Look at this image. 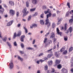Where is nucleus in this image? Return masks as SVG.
Segmentation results:
<instances>
[{"label":"nucleus","mask_w":73,"mask_h":73,"mask_svg":"<svg viewBox=\"0 0 73 73\" xmlns=\"http://www.w3.org/2000/svg\"><path fill=\"white\" fill-rule=\"evenodd\" d=\"M51 15V13H49V14L47 15V18L46 19V25H47L48 27H49L50 25V22L49 21L48 18L50 17Z\"/></svg>","instance_id":"1"},{"label":"nucleus","mask_w":73,"mask_h":73,"mask_svg":"<svg viewBox=\"0 0 73 73\" xmlns=\"http://www.w3.org/2000/svg\"><path fill=\"white\" fill-rule=\"evenodd\" d=\"M27 11V8H25L23 9V17H25V16L27 15L29 13V11Z\"/></svg>","instance_id":"2"},{"label":"nucleus","mask_w":73,"mask_h":73,"mask_svg":"<svg viewBox=\"0 0 73 73\" xmlns=\"http://www.w3.org/2000/svg\"><path fill=\"white\" fill-rule=\"evenodd\" d=\"M21 31H19L18 32V34L17 35H16V33H15L14 34V37L13 38H15L16 37V36H19L20 35H21Z\"/></svg>","instance_id":"3"},{"label":"nucleus","mask_w":73,"mask_h":73,"mask_svg":"<svg viewBox=\"0 0 73 73\" xmlns=\"http://www.w3.org/2000/svg\"><path fill=\"white\" fill-rule=\"evenodd\" d=\"M9 68L10 69H12L14 67L13 63L12 61H11L10 62V64H9Z\"/></svg>","instance_id":"4"},{"label":"nucleus","mask_w":73,"mask_h":73,"mask_svg":"<svg viewBox=\"0 0 73 73\" xmlns=\"http://www.w3.org/2000/svg\"><path fill=\"white\" fill-rule=\"evenodd\" d=\"M13 20L10 21V22L7 23V26L9 27L11 26V25H12L13 23Z\"/></svg>","instance_id":"5"},{"label":"nucleus","mask_w":73,"mask_h":73,"mask_svg":"<svg viewBox=\"0 0 73 73\" xmlns=\"http://www.w3.org/2000/svg\"><path fill=\"white\" fill-rule=\"evenodd\" d=\"M4 9L2 7V5H0V13H3L4 12Z\"/></svg>","instance_id":"6"},{"label":"nucleus","mask_w":73,"mask_h":73,"mask_svg":"<svg viewBox=\"0 0 73 73\" xmlns=\"http://www.w3.org/2000/svg\"><path fill=\"white\" fill-rule=\"evenodd\" d=\"M68 70L67 69L65 68H63L62 70L61 73H67Z\"/></svg>","instance_id":"7"},{"label":"nucleus","mask_w":73,"mask_h":73,"mask_svg":"<svg viewBox=\"0 0 73 73\" xmlns=\"http://www.w3.org/2000/svg\"><path fill=\"white\" fill-rule=\"evenodd\" d=\"M65 27H62L61 29V30H66L67 29V23H66L64 25Z\"/></svg>","instance_id":"8"},{"label":"nucleus","mask_w":73,"mask_h":73,"mask_svg":"<svg viewBox=\"0 0 73 73\" xmlns=\"http://www.w3.org/2000/svg\"><path fill=\"white\" fill-rule=\"evenodd\" d=\"M15 13V12L14 10H10V13L12 15H14Z\"/></svg>","instance_id":"9"},{"label":"nucleus","mask_w":73,"mask_h":73,"mask_svg":"<svg viewBox=\"0 0 73 73\" xmlns=\"http://www.w3.org/2000/svg\"><path fill=\"white\" fill-rule=\"evenodd\" d=\"M56 31L58 34L60 35V36H61L62 33L60 32L58 28H57Z\"/></svg>","instance_id":"10"},{"label":"nucleus","mask_w":73,"mask_h":73,"mask_svg":"<svg viewBox=\"0 0 73 73\" xmlns=\"http://www.w3.org/2000/svg\"><path fill=\"white\" fill-rule=\"evenodd\" d=\"M32 3L34 5L36 4L37 3V0H32Z\"/></svg>","instance_id":"11"},{"label":"nucleus","mask_w":73,"mask_h":73,"mask_svg":"<svg viewBox=\"0 0 73 73\" xmlns=\"http://www.w3.org/2000/svg\"><path fill=\"white\" fill-rule=\"evenodd\" d=\"M37 26V25L36 24H33L31 26L30 28L31 29H32L33 27H36Z\"/></svg>","instance_id":"12"},{"label":"nucleus","mask_w":73,"mask_h":73,"mask_svg":"<svg viewBox=\"0 0 73 73\" xmlns=\"http://www.w3.org/2000/svg\"><path fill=\"white\" fill-rule=\"evenodd\" d=\"M55 37V34L54 33H51V35L50 36V38H53Z\"/></svg>","instance_id":"13"},{"label":"nucleus","mask_w":73,"mask_h":73,"mask_svg":"<svg viewBox=\"0 0 73 73\" xmlns=\"http://www.w3.org/2000/svg\"><path fill=\"white\" fill-rule=\"evenodd\" d=\"M49 66H50L52 64V60H50L48 61V62Z\"/></svg>","instance_id":"14"},{"label":"nucleus","mask_w":73,"mask_h":73,"mask_svg":"<svg viewBox=\"0 0 73 73\" xmlns=\"http://www.w3.org/2000/svg\"><path fill=\"white\" fill-rule=\"evenodd\" d=\"M53 54H48V55H47V58H51L52 56H53Z\"/></svg>","instance_id":"15"},{"label":"nucleus","mask_w":73,"mask_h":73,"mask_svg":"<svg viewBox=\"0 0 73 73\" xmlns=\"http://www.w3.org/2000/svg\"><path fill=\"white\" fill-rule=\"evenodd\" d=\"M25 38V36L24 35L22 36H21V40L22 42H24V39Z\"/></svg>","instance_id":"16"},{"label":"nucleus","mask_w":73,"mask_h":73,"mask_svg":"<svg viewBox=\"0 0 73 73\" xmlns=\"http://www.w3.org/2000/svg\"><path fill=\"white\" fill-rule=\"evenodd\" d=\"M9 4L11 5H14V3L13 2L11 1H9Z\"/></svg>","instance_id":"17"},{"label":"nucleus","mask_w":73,"mask_h":73,"mask_svg":"<svg viewBox=\"0 0 73 73\" xmlns=\"http://www.w3.org/2000/svg\"><path fill=\"white\" fill-rule=\"evenodd\" d=\"M18 58L19 60H20L21 61H23V59L22 58H21L20 56H18Z\"/></svg>","instance_id":"18"},{"label":"nucleus","mask_w":73,"mask_h":73,"mask_svg":"<svg viewBox=\"0 0 73 73\" xmlns=\"http://www.w3.org/2000/svg\"><path fill=\"white\" fill-rule=\"evenodd\" d=\"M62 18H60L59 19V20L58 21V22L57 23V24L58 25L59 24H60V23H61V21L62 20Z\"/></svg>","instance_id":"19"},{"label":"nucleus","mask_w":73,"mask_h":73,"mask_svg":"<svg viewBox=\"0 0 73 73\" xmlns=\"http://www.w3.org/2000/svg\"><path fill=\"white\" fill-rule=\"evenodd\" d=\"M70 13V12L69 11H68L67 12L66 14V17H68L69 16Z\"/></svg>","instance_id":"20"},{"label":"nucleus","mask_w":73,"mask_h":73,"mask_svg":"<svg viewBox=\"0 0 73 73\" xmlns=\"http://www.w3.org/2000/svg\"><path fill=\"white\" fill-rule=\"evenodd\" d=\"M47 38H44V44H45L47 42Z\"/></svg>","instance_id":"21"},{"label":"nucleus","mask_w":73,"mask_h":73,"mask_svg":"<svg viewBox=\"0 0 73 73\" xmlns=\"http://www.w3.org/2000/svg\"><path fill=\"white\" fill-rule=\"evenodd\" d=\"M73 21V15L72 16V19L69 20V22L70 23H72Z\"/></svg>","instance_id":"22"},{"label":"nucleus","mask_w":73,"mask_h":73,"mask_svg":"<svg viewBox=\"0 0 73 73\" xmlns=\"http://www.w3.org/2000/svg\"><path fill=\"white\" fill-rule=\"evenodd\" d=\"M54 55L57 57H58L59 56V55L57 54V52H55Z\"/></svg>","instance_id":"23"},{"label":"nucleus","mask_w":73,"mask_h":73,"mask_svg":"<svg viewBox=\"0 0 73 73\" xmlns=\"http://www.w3.org/2000/svg\"><path fill=\"white\" fill-rule=\"evenodd\" d=\"M7 39V36H5V37L2 39L3 41L4 42L6 41Z\"/></svg>","instance_id":"24"},{"label":"nucleus","mask_w":73,"mask_h":73,"mask_svg":"<svg viewBox=\"0 0 73 73\" xmlns=\"http://www.w3.org/2000/svg\"><path fill=\"white\" fill-rule=\"evenodd\" d=\"M73 29L72 28V27H71L70 28H69V30L70 31V32L71 33Z\"/></svg>","instance_id":"25"},{"label":"nucleus","mask_w":73,"mask_h":73,"mask_svg":"<svg viewBox=\"0 0 73 73\" xmlns=\"http://www.w3.org/2000/svg\"><path fill=\"white\" fill-rule=\"evenodd\" d=\"M24 29H25V33H26V34L28 32V31L27 28H26L25 27H24Z\"/></svg>","instance_id":"26"},{"label":"nucleus","mask_w":73,"mask_h":73,"mask_svg":"<svg viewBox=\"0 0 73 73\" xmlns=\"http://www.w3.org/2000/svg\"><path fill=\"white\" fill-rule=\"evenodd\" d=\"M26 5L27 7H29V3L28 2H26Z\"/></svg>","instance_id":"27"},{"label":"nucleus","mask_w":73,"mask_h":73,"mask_svg":"<svg viewBox=\"0 0 73 73\" xmlns=\"http://www.w3.org/2000/svg\"><path fill=\"white\" fill-rule=\"evenodd\" d=\"M60 62V60H56L55 62L56 64H57L59 63Z\"/></svg>","instance_id":"28"},{"label":"nucleus","mask_w":73,"mask_h":73,"mask_svg":"<svg viewBox=\"0 0 73 73\" xmlns=\"http://www.w3.org/2000/svg\"><path fill=\"white\" fill-rule=\"evenodd\" d=\"M40 22L41 24H44V22L43 20H41L40 21Z\"/></svg>","instance_id":"29"},{"label":"nucleus","mask_w":73,"mask_h":73,"mask_svg":"<svg viewBox=\"0 0 73 73\" xmlns=\"http://www.w3.org/2000/svg\"><path fill=\"white\" fill-rule=\"evenodd\" d=\"M31 15L29 16L28 18V21H30L31 19Z\"/></svg>","instance_id":"30"},{"label":"nucleus","mask_w":73,"mask_h":73,"mask_svg":"<svg viewBox=\"0 0 73 73\" xmlns=\"http://www.w3.org/2000/svg\"><path fill=\"white\" fill-rule=\"evenodd\" d=\"M35 10H36V8H33V9H30V11L31 12H33V11H35Z\"/></svg>","instance_id":"31"},{"label":"nucleus","mask_w":73,"mask_h":73,"mask_svg":"<svg viewBox=\"0 0 73 73\" xmlns=\"http://www.w3.org/2000/svg\"><path fill=\"white\" fill-rule=\"evenodd\" d=\"M27 49H28V50H33V48L31 47H28L27 48Z\"/></svg>","instance_id":"32"},{"label":"nucleus","mask_w":73,"mask_h":73,"mask_svg":"<svg viewBox=\"0 0 73 73\" xmlns=\"http://www.w3.org/2000/svg\"><path fill=\"white\" fill-rule=\"evenodd\" d=\"M42 8L43 9H46L47 8V7L46 5H43L42 7Z\"/></svg>","instance_id":"33"},{"label":"nucleus","mask_w":73,"mask_h":73,"mask_svg":"<svg viewBox=\"0 0 73 73\" xmlns=\"http://www.w3.org/2000/svg\"><path fill=\"white\" fill-rule=\"evenodd\" d=\"M49 10L48 9L47 11H44V13H45V14H46L47 13H50V12H49Z\"/></svg>","instance_id":"34"},{"label":"nucleus","mask_w":73,"mask_h":73,"mask_svg":"<svg viewBox=\"0 0 73 73\" xmlns=\"http://www.w3.org/2000/svg\"><path fill=\"white\" fill-rule=\"evenodd\" d=\"M70 14L71 15H72V16L73 15V10H71L70 12H69Z\"/></svg>","instance_id":"35"},{"label":"nucleus","mask_w":73,"mask_h":73,"mask_svg":"<svg viewBox=\"0 0 73 73\" xmlns=\"http://www.w3.org/2000/svg\"><path fill=\"white\" fill-rule=\"evenodd\" d=\"M67 6H68V7L69 8H70V3H69V2H68L67 3Z\"/></svg>","instance_id":"36"},{"label":"nucleus","mask_w":73,"mask_h":73,"mask_svg":"<svg viewBox=\"0 0 73 73\" xmlns=\"http://www.w3.org/2000/svg\"><path fill=\"white\" fill-rule=\"evenodd\" d=\"M14 45L15 46H17V42L15 41L14 43Z\"/></svg>","instance_id":"37"},{"label":"nucleus","mask_w":73,"mask_h":73,"mask_svg":"<svg viewBox=\"0 0 73 73\" xmlns=\"http://www.w3.org/2000/svg\"><path fill=\"white\" fill-rule=\"evenodd\" d=\"M73 47H71L70 48H69V52H71L72 50H73Z\"/></svg>","instance_id":"38"},{"label":"nucleus","mask_w":73,"mask_h":73,"mask_svg":"<svg viewBox=\"0 0 73 73\" xmlns=\"http://www.w3.org/2000/svg\"><path fill=\"white\" fill-rule=\"evenodd\" d=\"M7 45H8V46H9L10 48H11V44H10V43H9V42H7Z\"/></svg>","instance_id":"39"},{"label":"nucleus","mask_w":73,"mask_h":73,"mask_svg":"<svg viewBox=\"0 0 73 73\" xmlns=\"http://www.w3.org/2000/svg\"><path fill=\"white\" fill-rule=\"evenodd\" d=\"M67 37L66 36H64V40L65 41H67Z\"/></svg>","instance_id":"40"},{"label":"nucleus","mask_w":73,"mask_h":73,"mask_svg":"<svg viewBox=\"0 0 73 73\" xmlns=\"http://www.w3.org/2000/svg\"><path fill=\"white\" fill-rule=\"evenodd\" d=\"M37 13H35V14L33 15V16L35 17L36 16H37Z\"/></svg>","instance_id":"41"},{"label":"nucleus","mask_w":73,"mask_h":73,"mask_svg":"<svg viewBox=\"0 0 73 73\" xmlns=\"http://www.w3.org/2000/svg\"><path fill=\"white\" fill-rule=\"evenodd\" d=\"M44 55L43 53H40L39 54V55H38V56H39V57L40 56H42V55Z\"/></svg>","instance_id":"42"},{"label":"nucleus","mask_w":73,"mask_h":73,"mask_svg":"<svg viewBox=\"0 0 73 73\" xmlns=\"http://www.w3.org/2000/svg\"><path fill=\"white\" fill-rule=\"evenodd\" d=\"M57 67H58V68L59 69L61 68V65H58Z\"/></svg>","instance_id":"43"},{"label":"nucleus","mask_w":73,"mask_h":73,"mask_svg":"<svg viewBox=\"0 0 73 73\" xmlns=\"http://www.w3.org/2000/svg\"><path fill=\"white\" fill-rule=\"evenodd\" d=\"M44 69H45V70H47L48 69V66L46 65L44 66Z\"/></svg>","instance_id":"44"},{"label":"nucleus","mask_w":73,"mask_h":73,"mask_svg":"<svg viewBox=\"0 0 73 73\" xmlns=\"http://www.w3.org/2000/svg\"><path fill=\"white\" fill-rule=\"evenodd\" d=\"M21 47L22 48H23L24 47V45L23 43H21Z\"/></svg>","instance_id":"45"},{"label":"nucleus","mask_w":73,"mask_h":73,"mask_svg":"<svg viewBox=\"0 0 73 73\" xmlns=\"http://www.w3.org/2000/svg\"><path fill=\"white\" fill-rule=\"evenodd\" d=\"M67 53V51L66 50L64 52H63V54H66Z\"/></svg>","instance_id":"46"},{"label":"nucleus","mask_w":73,"mask_h":73,"mask_svg":"<svg viewBox=\"0 0 73 73\" xmlns=\"http://www.w3.org/2000/svg\"><path fill=\"white\" fill-rule=\"evenodd\" d=\"M52 49H50V50H49L47 51V52H48L49 53H50L51 52V50H52Z\"/></svg>","instance_id":"47"},{"label":"nucleus","mask_w":73,"mask_h":73,"mask_svg":"<svg viewBox=\"0 0 73 73\" xmlns=\"http://www.w3.org/2000/svg\"><path fill=\"white\" fill-rule=\"evenodd\" d=\"M64 50V48H62L61 50H60V52H63Z\"/></svg>","instance_id":"48"},{"label":"nucleus","mask_w":73,"mask_h":73,"mask_svg":"<svg viewBox=\"0 0 73 73\" xmlns=\"http://www.w3.org/2000/svg\"><path fill=\"white\" fill-rule=\"evenodd\" d=\"M52 15L53 17H55L56 16V13L53 14Z\"/></svg>","instance_id":"49"},{"label":"nucleus","mask_w":73,"mask_h":73,"mask_svg":"<svg viewBox=\"0 0 73 73\" xmlns=\"http://www.w3.org/2000/svg\"><path fill=\"white\" fill-rule=\"evenodd\" d=\"M55 27V24L54 23H52V27L54 28Z\"/></svg>","instance_id":"50"},{"label":"nucleus","mask_w":73,"mask_h":73,"mask_svg":"<svg viewBox=\"0 0 73 73\" xmlns=\"http://www.w3.org/2000/svg\"><path fill=\"white\" fill-rule=\"evenodd\" d=\"M55 71V70L54 68H52V73H53L54 71Z\"/></svg>","instance_id":"51"},{"label":"nucleus","mask_w":73,"mask_h":73,"mask_svg":"<svg viewBox=\"0 0 73 73\" xmlns=\"http://www.w3.org/2000/svg\"><path fill=\"white\" fill-rule=\"evenodd\" d=\"M35 42H36V40H35V39H34L33 40V44H34Z\"/></svg>","instance_id":"52"},{"label":"nucleus","mask_w":73,"mask_h":73,"mask_svg":"<svg viewBox=\"0 0 73 73\" xmlns=\"http://www.w3.org/2000/svg\"><path fill=\"white\" fill-rule=\"evenodd\" d=\"M44 61H45L44 60H40L39 61L40 62V61L41 62H44Z\"/></svg>","instance_id":"53"},{"label":"nucleus","mask_w":73,"mask_h":73,"mask_svg":"<svg viewBox=\"0 0 73 73\" xmlns=\"http://www.w3.org/2000/svg\"><path fill=\"white\" fill-rule=\"evenodd\" d=\"M19 52L21 54H24V52L22 51H19Z\"/></svg>","instance_id":"54"},{"label":"nucleus","mask_w":73,"mask_h":73,"mask_svg":"<svg viewBox=\"0 0 73 73\" xmlns=\"http://www.w3.org/2000/svg\"><path fill=\"white\" fill-rule=\"evenodd\" d=\"M19 15V12H17V13L16 14V16H17V17H18Z\"/></svg>","instance_id":"55"},{"label":"nucleus","mask_w":73,"mask_h":73,"mask_svg":"<svg viewBox=\"0 0 73 73\" xmlns=\"http://www.w3.org/2000/svg\"><path fill=\"white\" fill-rule=\"evenodd\" d=\"M50 33L49 32L47 33L45 35L46 36H48V35H49Z\"/></svg>","instance_id":"56"},{"label":"nucleus","mask_w":73,"mask_h":73,"mask_svg":"<svg viewBox=\"0 0 73 73\" xmlns=\"http://www.w3.org/2000/svg\"><path fill=\"white\" fill-rule=\"evenodd\" d=\"M21 26V24H19L17 25V27H20Z\"/></svg>","instance_id":"57"},{"label":"nucleus","mask_w":73,"mask_h":73,"mask_svg":"<svg viewBox=\"0 0 73 73\" xmlns=\"http://www.w3.org/2000/svg\"><path fill=\"white\" fill-rule=\"evenodd\" d=\"M4 17H5L6 18L8 17V15H4Z\"/></svg>","instance_id":"58"},{"label":"nucleus","mask_w":73,"mask_h":73,"mask_svg":"<svg viewBox=\"0 0 73 73\" xmlns=\"http://www.w3.org/2000/svg\"><path fill=\"white\" fill-rule=\"evenodd\" d=\"M44 15V14H42L41 15V18H43V16Z\"/></svg>","instance_id":"59"},{"label":"nucleus","mask_w":73,"mask_h":73,"mask_svg":"<svg viewBox=\"0 0 73 73\" xmlns=\"http://www.w3.org/2000/svg\"><path fill=\"white\" fill-rule=\"evenodd\" d=\"M56 39L55 38H54V43H55V41H56Z\"/></svg>","instance_id":"60"},{"label":"nucleus","mask_w":73,"mask_h":73,"mask_svg":"<svg viewBox=\"0 0 73 73\" xmlns=\"http://www.w3.org/2000/svg\"><path fill=\"white\" fill-rule=\"evenodd\" d=\"M39 62H40L39 61H36V63L38 64H39Z\"/></svg>","instance_id":"61"},{"label":"nucleus","mask_w":73,"mask_h":73,"mask_svg":"<svg viewBox=\"0 0 73 73\" xmlns=\"http://www.w3.org/2000/svg\"><path fill=\"white\" fill-rule=\"evenodd\" d=\"M60 11H57V13L58 14L60 13Z\"/></svg>","instance_id":"62"},{"label":"nucleus","mask_w":73,"mask_h":73,"mask_svg":"<svg viewBox=\"0 0 73 73\" xmlns=\"http://www.w3.org/2000/svg\"><path fill=\"white\" fill-rule=\"evenodd\" d=\"M3 6L5 7H7V6L6 4H3Z\"/></svg>","instance_id":"63"},{"label":"nucleus","mask_w":73,"mask_h":73,"mask_svg":"<svg viewBox=\"0 0 73 73\" xmlns=\"http://www.w3.org/2000/svg\"><path fill=\"white\" fill-rule=\"evenodd\" d=\"M71 71L72 73H73V68H72L71 70Z\"/></svg>","instance_id":"64"}]
</instances>
